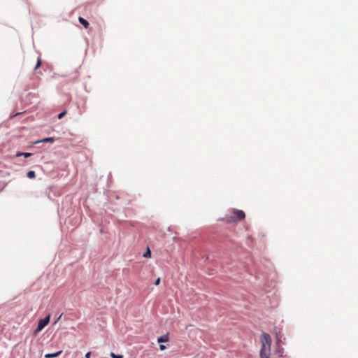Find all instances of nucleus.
<instances>
[{
	"label": "nucleus",
	"mask_w": 358,
	"mask_h": 358,
	"mask_svg": "<svg viewBox=\"0 0 358 358\" xmlns=\"http://www.w3.org/2000/svg\"><path fill=\"white\" fill-rule=\"evenodd\" d=\"M261 349L259 355L261 358H271L270 351L271 345V338L267 333L263 332L260 337Z\"/></svg>",
	"instance_id": "1"
},
{
	"label": "nucleus",
	"mask_w": 358,
	"mask_h": 358,
	"mask_svg": "<svg viewBox=\"0 0 358 358\" xmlns=\"http://www.w3.org/2000/svg\"><path fill=\"white\" fill-rule=\"evenodd\" d=\"M245 213L241 210H234L231 215H227L223 220L228 223L236 222L237 221H241L245 219Z\"/></svg>",
	"instance_id": "2"
},
{
	"label": "nucleus",
	"mask_w": 358,
	"mask_h": 358,
	"mask_svg": "<svg viewBox=\"0 0 358 358\" xmlns=\"http://www.w3.org/2000/svg\"><path fill=\"white\" fill-rule=\"evenodd\" d=\"M50 322V315L47 316L45 318L40 320L37 328L35 330V333L41 331Z\"/></svg>",
	"instance_id": "3"
},
{
	"label": "nucleus",
	"mask_w": 358,
	"mask_h": 358,
	"mask_svg": "<svg viewBox=\"0 0 358 358\" xmlns=\"http://www.w3.org/2000/svg\"><path fill=\"white\" fill-rule=\"evenodd\" d=\"M169 341V336L168 334L163 335L157 338L158 343H166L168 342Z\"/></svg>",
	"instance_id": "4"
},
{
	"label": "nucleus",
	"mask_w": 358,
	"mask_h": 358,
	"mask_svg": "<svg viewBox=\"0 0 358 358\" xmlns=\"http://www.w3.org/2000/svg\"><path fill=\"white\" fill-rule=\"evenodd\" d=\"M54 141H55L54 137H48V138H44L40 141H36V143H53Z\"/></svg>",
	"instance_id": "5"
},
{
	"label": "nucleus",
	"mask_w": 358,
	"mask_h": 358,
	"mask_svg": "<svg viewBox=\"0 0 358 358\" xmlns=\"http://www.w3.org/2000/svg\"><path fill=\"white\" fill-rule=\"evenodd\" d=\"M78 20H79L80 23L81 24H83V27H84L85 29H87V28L89 27L90 24H89V22H88L85 19H84V18H83V17H78Z\"/></svg>",
	"instance_id": "6"
},
{
	"label": "nucleus",
	"mask_w": 358,
	"mask_h": 358,
	"mask_svg": "<svg viewBox=\"0 0 358 358\" xmlns=\"http://www.w3.org/2000/svg\"><path fill=\"white\" fill-rule=\"evenodd\" d=\"M61 353H62V351H58V352H55V353L46 354V355H45V358H54V357H58Z\"/></svg>",
	"instance_id": "7"
},
{
	"label": "nucleus",
	"mask_w": 358,
	"mask_h": 358,
	"mask_svg": "<svg viewBox=\"0 0 358 358\" xmlns=\"http://www.w3.org/2000/svg\"><path fill=\"white\" fill-rule=\"evenodd\" d=\"M275 353L280 357L283 356L284 354V349L282 347H278L275 351Z\"/></svg>",
	"instance_id": "8"
},
{
	"label": "nucleus",
	"mask_w": 358,
	"mask_h": 358,
	"mask_svg": "<svg viewBox=\"0 0 358 358\" xmlns=\"http://www.w3.org/2000/svg\"><path fill=\"white\" fill-rule=\"evenodd\" d=\"M275 338H276L277 345H280V343L281 342V332H280V331H278L275 332Z\"/></svg>",
	"instance_id": "9"
},
{
	"label": "nucleus",
	"mask_w": 358,
	"mask_h": 358,
	"mask_svg": "<svg viewBox=\"0 0 358 358\" xmlns=\"http://www.w3.org/2000/svg\"><path fill=\"white\" fill-rule=\"evenodd\" d=\"M27 176L29 178H34L36 177L35 172L34 171H29L27 173Z\"/></svg>",
	"instance_id": "10"
},
{
	"label": "nucleus",
	"mask_w": 358,
	"mask_h": 358,
	"mask_svg": "<svg viewBox=\"0 0 358 358\" xmlns=\"http://www.w3.org/2000/svg\"><path fill=\"white\" fill-rule=\"evenodd\" d=\"M31 155V153H29V152H19L16 155V156L19 157V156H24V157H29Z\"/></svg>",
	"instance_id": "11"
},
{
	"label": "nucleus",
	"mask_w": 358,
	"mask_h": 358,
	"mask_svg": "<svg viewBox=\"0 0 358 358\" xmlns=\"http://www.w3.org/2000/svg\"><path fill=\"white\" fill-rule=\"evenodd\" d=\"M150 256H151V251L149 249V248H148L147 251L143 254V257H150Z\"/></svg>",
	"instance_id": "12"
},
{
	"label": "nucleus",
	"mask_w": 358,
	"mask_h": 358,
	"mask_svg": "<svg viewBox=\"0 0 358 358\" xmlns=\"http://www.w3.org/2000/svg\"><path fill=\"white\" fill-rule=\"evenodd\" d=\"M110 356L113 358H123V356L121 355H115L114 352L110 353Z\"/></svg>",
	"instance_id": "13"
},
{
	"label": "nucleus",
	"mask_w": 358,
	"mask_h": 358,
	"mask_svg": "<svg viewBox=\"0 0 358 358\" xmlns=\"http://www.w3.org/2000/svg\"><path fill=\"white\" fill-rule=\"evenodd\" d=\"M67 111L66 110H64L63 112L60 113L59 115H58V119H62L63 117H64V115L66 114Z\"/></svg>",
	"instance_id": "14"
},
{
	"label": "nucleus",
	"mask_w": 358,
	"mask_h": 358,
	"mask_svg": "<svg viewBox=\"0 0 358 358\" xmlns=\"http://www.w3.org/2000/svg\"><path fill=\"white\" fill-rule=\"evenodd\" d=\"M41 59L38 58V60H37V64H36V67H35L36 69H37L41 66Z\"/></svg>",
	"instance_id": "15"
},
{
	"label": "nucleus",
	"mask_w": 358,
	"mask_h": 358,
	"mask_svg": "<svg viewBox=\"0 0 358 358\" xmlns=\"http://www.w3.org/2000/svg\"><path fill=\"white\" fill-rule=\"evenodd\" d=\"M159 283H160V278H158L155 280V285L156 286H157V285H159Z\"/></svg>",
	"instance_id": "16"
},
{
	"label": "nucleus",
	"mask_w": 358,
	"mask_h": 358,
	"mask_svg": "<svg viewBox=\"0 0 358 358\" xmlns=\"http://www.w3.org/2000/svg\"><path fill=\"white\" fill-rule=\"evenodd\" d=\"M91 357V352H88L85 354V358H90Z\"/></svg>",
	"instance_id": "17"
},
{
	"label": "nucleus",
	"mask_w": 358,
	"mask_h": 358,
	"mask_svg": "<svg viewBox=\"0 0 358 358\" xmlns=\"http://www.w3.org/2000/svg\"><path fill=\"white\" fill-rule=\"evenodd\" d=\"M159 349H160L161 350H165V349H166V346H165V345H159Z\"/></svg>",
	"instance_id": "18"
}]
</instances>
